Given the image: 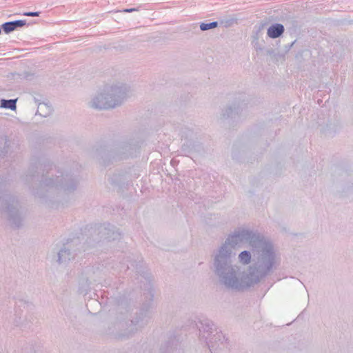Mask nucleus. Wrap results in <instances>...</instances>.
<instances>
[{
	"label": "nucleus",
	"instance_id": "0eeeda50",
	"mask_svg": "<svg viewBox=\"0 0 353 353\" xmlns=\"http://www.w3.org/2000/svg\"><path fill=\"white\" fill-rule=\"evenodd\" d=\"M25 16L28 17H38L39 15V12H28L23 14Z\"/></svg>",
	"mask_w": 353,
	"mask_h": 353
},
{
	"label": "nucleus",
	"instance_id": "7ed1b4c3",
	"mask_svg": "<svg viewBox=\"0 0 353 353\" xmlns=\"http://www.w3.org/2000/svg\"><path fill=\"white\" fill-rule=\"evenodd\" d=\"M217 25H218V23L216 21L209 23H203L201 24L200 28L202 30H208L209 29L216 28L217 26Z\"/></svg>",
	"mask_w": 353,
	"mask_h": 353
},
{
	"label": "nucleus",
	"instance_id": "39448f33",
	"mask_svg": "<svg viewBox=\"0 0 353 353\" xmlns=\"http://www.w3.org/2000/svg\"><path fill=\"white\" fill-rule=\"evenodd\" d=\"M240 260L244 263H248L250 259V255L248 252H242L239 255Z\"/></svg>",
	"mask_w": 353,
	"mask_h": 353
},
{
	"label": "nucleus",
	"instance_id": "f03ea898",
	"mask_svg": "<svg viewBox=\"0 0 353 353\" xmlns=\"http://www.w3.org/2000/svg\"><path fill=\"white\" fill-rule=\"evenodd\" d=\"M1 107L14 110L16 108V100H1Z\"/></svg>",
	"mask_w": 353,
	"mask_h": 353
},
{
	"label": "nucleus",
	"instance_id": "6e6552de",
	"mask_svg": "<svg viewBox=\"0 0 353 353\" xmlns=\"http://www.w3.org/2000/svg\"><path fill=\"white\" fill-rule=\"evenodd\" d=\"M135 10H137V9H135V8H131V9H126V10H125L124 11H125V12H132V11H135Z\"/></svg>",
	"mask_w": 353,
	"mask_h": 353
},
{
	"label": "nucleus",
	"instance_id": "f257e3e1",
	"mask_svg": "<svg viewBox=\"0 0 353 353\" xmlns=\"http://www.w3.org/2000/svg\"><path fill=\"white\" fill-rule=\"evenodd\" d=\"M284 32L283 26L281 24H275L270 26L267 32V34L270 38H277L281 36Z\"/></svg>",
	"mask_w": 353,
	"mask_h": 353
},
{
	"label": "nucleus",
	"instance_id": "20e7f679",
	"mask_svg": "<svg viewBox=\"0 0 353 353\" xmlns=\"http://www.w3.org/2000/svg\"><path fill=\"white\" fill-rule=\"evenodd\" d=\"M3 29L5 32L8 33L15 30L14 23L12 22H7L3 25Z\"/></svg>",
	"mask_w": 353,
	"mask_h": 353
},
{
	"label": "nucleus",
	"instance_id": "423d86ee",
	"mask_svg": "<svg viewBox=\"0 0 353 353\" xmlns=\"http://www.w3.org/2000/svg\"><path fill=\"white\" fill-rule=\"evenodd\" d=\"M12 23H14L15 29L17 27H22V26H23L26 24L25 21H22V20H18V21H12Z\"/></svg>",
	"mask_w": 353,
	"mask_h": 353
}]
</instances>
